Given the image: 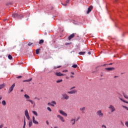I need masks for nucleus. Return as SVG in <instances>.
I'll return each instance as SVG.
<instances>
[{"instance_id": "nucleus-1", "label": "nucleus", "mask_w": 128, "mask_h": 128, "mask_svg": "<svg viewBox=\"0 0 128 128\" xmlns=\"http://www.w3.org/2000/svg\"><path fill=\"white\" fill-rule=\"evenodd\" d=\"M96 114L100 118H104V113L102 112V110H98L96 112Z\"/></svg>"}, {"instance_id": "nucleus-2", "label": "nucleus", "mask_w": 128, "mask_h": 128, "mask_svg": "<svg viewBox=\"0 0 128 128\" xmlns=\"http://www.w3.org/2000/svg\"><path fill=\"white\" fill-rule=\"evenodd\" d=\"M12 16L14 18H24V16H22V15H18V13H14L12 14Z\"/></svg>"}, {"instance_id": "nucleus-3", "label": "nucleus", "mask_w": 128, "mask_h": 128, "mask_svg": "<svg viewBox=\"0 0 128 128\" xmlns=\"http://www.w3.org/2000/svg\"><path fill=\"white\" fill-rule=\"evenodd\" d=\"M108 108H109L110 112H116V107H114V106L112 104L110 105Z\"/></svg>"}, {"instance_id": "nucleus-4", "label": "nucleus", "mask_w": 128, "mask_h": 128, "mask_svg": "<svg viewBox=\"0 0 128 128\" xmlns=\"http://www.w3.org/2000/svg\"><path fill=\"white\" fill-rule=\"evenodd\" d=\"M14 86H16V84H13L12 85L10 86V87L8 89V92L10 94L14 90Z\"/></svg>"}, {"instance_id": "nucleus-5", "label": "nucleus", "mask_w": 128, "mask_h": 128, "mask_svg": "<svg viewBox=\"0 0 128 128\" xmlns=\"http://www.w3.org/2000/svg\"><path fill=\"white\" fill-rule=\"evenodd\" d=\"M24 114L26 118H28V120H30V114H28V110H26L25 111H24Z\"/></svg>"}, {"instance_id": "nucleus-6", "label": "nucleus", "mask_w": 128, "mask_h": 128, "mask_svg": "<svg viewBox=\"0 0 128 128\" xmlns=\"http://www.w3.org/2000/svg\"><path fill=\"white\" fill-rule=\"evenodd\" d=\"M76 92H78L76 90H73L70 92H68V94H76Z\"/></svg>"}, {"instance_id": "nucleus-7", "label": "nucleus", "mask_w": 128, "mask_h": 128, "mask_svg": "<svg viewBox=\"0 0 128 128\" xmlns=\"http://www.w3.org/2000/svg\"><path fill=\"white\" fill-rule=\"evenodd\" d=\"M57 118H60V120H61V122H66V120H64V117L62 116L60 114L57 115Z\"/></svg>"}, {"instance_id": "nucleus-8", "label": "nucleus", "mask_w": 128, "mask_h": 128, "mask_svg": "<svg viewBox=\"0 0 128 128\" xmlns=\"http://www.w3.org/2000/svg\"><path fill=\"white\" fill-rule=\"evenodd\" d=\"M92 8H94V7L92 6H90L88 7V11L86 14H90V12H92Z\"/></svg>"}, {"instance_id": "nucleus-9", "label": "nucleus", "mask_w": 128, "mask_h": 128, "mask_svg": "<svg viewBox=\"0 0 128 128\" xmlns=\"http://www.w3.org/2000/svg\"><path fill=\"white\" fill-rule=\"evenodd\" d=\"M59 112L60 114H62V116H68V114L62 110H60Z\"/></svg>"}, {"instance_id": "nucleus-10", "label": "nucleus", "mask_w": 128, "mask_h": 128, "mask_svg": "<svg viewBox=\"0 0 128 128\" xmlns=\"http://www.w3.org/2000/svg\"><path fill=\"white\" fill-rule=\"evenodd\" d=\"M55 75L56 76H66V74H62L60 72H56Z\"/></svg>"}, {"instance_id": "nucleus-11", "label": "nucleus", "mask_w": 128, "mask_h": 128, "mask_svg": "<svg viewBox=\"0 0 128 128\" xmlns=\"http://www.w3.org/2000/svg\"><path fill=\"white\" fill-rule=\"evenodd\" d=\"M54 104H56V102L54 101H52L51 102L48 103V106H54Z\"/></svg>"}, {"instance_id": "nucleus-12", "label": "nucleus", "mask_w": 128, "mask_h": 128, "mask_svg": "<svg viewBox=\"0 0 128 128\" xmlns=\"http://www.w3.org/2000/svg\"><path fill=\"white\" fill-rule=\"evenodd\" d=\"M62 96L64 100H68L70 98V96L66 94H63Z\"/></svg>"}, {"instance_id": "nucleus-13", "label": "nucleus", "mask_w": 128, "mask_h": 128, "mask_svg": "<svg viewBox=\"0 0 128 128\" xmlns=\"http://www.w3.org/2000/svg\"><path fill=\"white\" fill-rule=\"evenodd\" d=\"M32 122L35 124H38V122L36 120V118H34V116H32Z\"/></svg>"}, {"instance_id": "nucleus-14", "label": "nucleus", "mask_w": 128, "mask_h": 128, "mask_svg": "<svg viewBox=\"0 0 128 128\" xmlns=\"http://www.w3.org/2000/svg\"><path fill=\"white\" fill-rule=\"evenodd\" d=\"M106 70H108V72H110L112 70H114V68H105Z\"/></svg>"}, {"instance_id": "nucleus-15", "label": "nucleus", "mask_w": 128, "mask_h": 128, "mask_svg": "<svg viewBox=\"0 0 128 128\" xmlns=\"http://www.w3.org/2000/svg\"><path fill=\"white\" fill-rule=\"evenodd\" d=\"M70 122H72L71 124L72 126H74V124H76V119L72 118L70 120Z\"/></svg>"}, {"instance_id": "nucleus-16", "label": "nucleus", "mask_w": 128, "mask_h": 128, "mask_svg": "<svg viewBox=\"0 0 128 128\" xmlns=\"http://www.w3.org/2000/svg\"><path fill=\"white\" fill-rule=\"evenodd\" d=\"M74 38V34H72L71 35H70L68 38L69 40H70Z\"/></svg>"}, {"instance_id": "nucleus-17", "label": "nucleus", "mask_w": 128, "mask_h": 128, "mask_svg": "<svg viewBox=\"0 0 128 128\" xmlns=\"http://www.w3.org/2000/svg\"><path fill=\"white\" fill-rule=\"evenodd\" d=\"M4 86H6V84L4 83L0 84V90H2V88H4Z\"/></svg>"}, {"instance_id": "nucleus-18", "label": "nucleus", "mask_w": 128, "mask_h": 128, "mask_svg": "<svg viewBox=\"0 0 128 128\" xmlns=\"http://www.w3.org/2000/svg\"><path fill=\"white\" fill-rule=\"evenodd\" d=\"M32 78H30V79H29V80H24L23 82H32Z\"/></svg>"}, {"instance_id": "nucleus-19", "label": "nucleus", "mask_w": 128, "mask_h": 128, "mask_svg": "<svg viewBox=\"0 0 128 128\" xmlns=\"http://www.w3.org/2000/svg\"><path fill=\"white\" fill-rule=\"evenodd\" d=\"M24 96L26 98V100H30V96H28V95L27 94H25L24 95Z\"/></svg>"}, {"instance_id": "nucleus-20", "label": "nucleus", "mask_w": 128, "mask_h": 128, "mask_svg": "<svg viewBox=\"0 0 128 128\" xmlns=\"http://www.w3.org/2000/svg\"><path fill=\"white\" fill-rule=\"evenodd\" d=\"M32 126V122L29 121V122H28V126H29V128H30V126Z\"/></svg>"}, {"instance_id": "nucleus-21", "label": "nucleus", "mask_w": 128, "mask_h": 128, "mask_svg": "<svg viewBox=\"0 0 128 128\" xmlns=\"http://www.w3.org/2000/svg\"><path fill=\"white\" fill-rule=\"evenodd\" d=\"M2 106H6V100H4L2 101Z\"/></svg>"}, {"instance_id": "nucleus-22", "label": "nucleus", "mask_w": 128, "mask_h": 128, "mask_svg": "<svg viewBox=\"0 0 128 128\" xmlns=\"http://www.w3.org/2000/svg\"><path fill=\"white\" fill-rule=\"evenodd\" d=\"M80 110L81 112H84V110H86V107H83L82 108H80Z\"/></svg>"}, {"instance_id": "nucleus-23", "label": "nucleus", "mask_w": 128, "mask_h": 128, "mask_svg": "<svg viewBox=\"0 0 128 128\" xmlns=\"http://www.w3.org/2000/svg\"><path fill=\"white\" fill-rule=\"evenodd\" d=\"M78 54L80 55H84L86 54V52H80Z\"/></svg>"}, {"instance_id": "nucleus-24", "label": "nucleus", "mask_w": 128, "mask_h": 128, "mask_svg": "<svg viewBox=\"0 0 128 128\" xmlns=\"http://www.w3.org/2000/svg\"><path fill=\"white\" fill-rule=\"evenodd\" d=\"M72 67L73 68H78V65L76 64H74L72 66Z\"/></svg>"}, {"instance_id": "nucleus-25", "label": "nucleus", "mask_w": 128, "mask_h": 128, "mask_svg": "<svg viewBox=\"0 0 128 128\" xmlns=\"http://www.w3.org/2000/svg\"><path fill=\"white\" fill-rule=\"evenodd\" d=\"M27 102H30L32 104H34V101L30 100H26Z\"/></svg>"}, {"instance_id": "nucleus-26", "label": "nucleus", "mask_w": 128, "mask_h": 128, "mask_svg": "<svg viewBox=\"0 0 128 128\" xmlns=\"http://www.w3.org/2000/svg\"><path fill=\"white\" fill-rule=\"evenodd\" d=\"M36 54H40V49H37L36 51Z\"/></svg>"}, {"instance_id": "nucleus-27", "label": "nucleus", "mask_w": 128, "mask_h": 128, "mask_svg": "<svg viewBox=\"0 0 128 128\" xmlns=\"http://www.w3.org/2000/svg\"><path fill=\"white\" fill-rule=\"evenodd\" d=\"M32 114L38 116V112L36 111H32Z\"/></svg>"}, {"instance_id": "nucleus-28", "label": "nucleus", "mask_w": 128, "mask_h": 128, "mask_svg": "<svg viewBox=\"0 0 128 128\" xmlns=\"http://www.w3.org/2000/svg\"><path fill=\"white\" fill-rule=\"evenodd\" d=\"M44 40H40V42H39V44H44Z\"/></svg>"}, {"instance_id": "nucleus-29", "label": "nucleus", "mask_w": 128, "mask_h": 128, "mask_svg": "<svg viewBox=\"0 0 128 128\" xmlns=\"http://www.w3.org/2000/svg\"><path fill=\"white\" fill-rule=\"evenodd\" d=\"M8 58L9 60H12V55L9 54V55L8 56Z\"/></svg>"}, {"instance_id": "nucleus-30", "label": "nucleus", "mask_w": 128, "mask_h": 128, "mask_svg": "<svg viewBox=\"0 0 128 128\" xmlns=\"http://www.w3.org/2000/svg\"><path fill=\"white\" fill-rule=\"evenodd\" d=\"M120 100H122V102H125L126 104H128V102H126V100H122V98H120Z\"/></svg>"}, {"instance_id": "nucleus-31", "label": "nucleus", "mask_w": 128, "mask_h": 128, "mask_svg": "<svg viewBox=\"0 0 128 128\" xmlns=\"http://www.w3.org/2000/svg\"><path fill=\"white\" fill-rule=\"evenodd\" d=\"M62 68V66H54V70H56V68Z\"/></svg>"}, {"instance_id": "nucleus-32", "label": "nucleus", "mask_w": 128, "mask_h": 128, "mask_svg": "<svg viewBox=\"0 0 128 128\" xmlns=\"http://www.w3.org/2000/svg\"><path fill=\"white\" fill-rule=\"evenodd\" d=\"M62 82V80H57V81H56V82H57L58 84V83H60V82Z\"/></svg>"}, {"instance_id": "nucleus-33", "label": "nucleus", "mask_w": 128, "mask_h": 128, "mask_svg": "<svg viewBox=\"0 0 128 128\" xmlns=\"http://www.w3.org/2000/svg\"><path fill=\"white\" fill-rule=\"evenodd\" d=\"M124 98H126V100H128V96L127 95L124 94Z\"/></svg>"}, {"instance_id": "nucleus-34", "label": "nucleus", "mask_w": 128, "mask_h": 128, "mask_svg": "<svg viewBox=\"0 0 128 128\" xmlns=\"http://www.w3.org/2000/svg\"><path fill=\"white\" fill-rule=\"evenodd\" d=\"M47 110H49V112H52V109L50 107H48Z\"/></svg>"}, {"instance_id": "nucleus-35", "label": "nucleus", "mask_w": 128, "mask_h": 128, "mask_svg": "<svg viewBox=\"0 0 128 128\" xmlns=\"http://www.w3.org/2000/svg\"><path fill=\"white\" fill-rule=\"evenodd\" d=\"M74 88H76V86H73L70 88V90H72Z\"/></svg>"}, {"instance_id": "nucleus-36", "label": "nucleus", "mask_w": 128, "mask_h": 128, "mask_svg": "<svg viewBox=\"0 0 128 128\" xmlns=\"http://www.w3.org/2000/svg\"><path fill=\"white\" fill-rule=\"evenodd\" d=\"M23 128H26V120H24V125Z\"/></svg>"}, {"instance_id": "nucleus-37", "label": "nucleus", "mask_w": 128, "mask_h": 128, "mask_svg": "<svg viewBox=\"0 0 128 128\" xmlns=\"http://www.w3.org/2000/svg\"><path fill=\"white\" fill-rule=\"evenodd\" d=\"M62 6H68V3H66L65 4L62 3Z\"/></svg>"}, {"instance_id": "nucleus-38", "label": "nucleus", "mask_w": 128, "mask_h": 128, "mask_svg": "<svg viewBox=\"0 0 128 128\" xmlns=\"http://www.w3.org/2000/svg\"><path fill=\"white\" fill-rule=\"evenodd\" d=\"M32 43L30 42L28 44V46H32Z\"/></svg>"}, {"instance_id": "nucleus-39", "label": "nucleus", "mask_w": 128, "mask_h": 128, "mask_svg": "<svg viewBox=\"0 0 128 128\" xmlns=\"http://www.w3.org/2000/svg\"><path fill=\"white\" fill-rule=\"evenodd\" d=\"M102 128H106V126L105 125H102Z\"/></svg>"}, {"instance_id": "nucleus-40", "label": "nucleus", "mask_w": 128, "mask_h": 128, "mask_svg": "<svg viewBox=\"0 0 128 128\" xmlns=\"http://www.w3.org/2000/svg\"><path fill=\"white\" fill-rule=\"evenodd\" d=\"M123 108H126V110H128V107H126V106H123Z\"/></svg>"}, {"instance_id": "nucleus-41", "label": "nucleus", "mask_w": 128, "mask_h": 128, "mask_svg": "<svg viewBox=\"0 0 128 128\" xmlns=\"http://www.w3.org/2000/svg\"><path fill=\"white\" fill-rule=\"evenodd\" d=\"M4 127V124H1L0 125V128H2Z\"/></svg>"}, {"instance_id": "nucleus-42", "label": "nucleus", "mask_w": 128, "mask_h": 128, "mask_svg": "<svg viewBox=\"0 0 128 128\" xmlns=\"http://www.w3.org/2000/svg\"><path fill=\"white\" fill-rule=\"evenodd\" d=\"M46 124H48H48H50V122H48V120L46 121Z\"/></svg>"}, {"instance_id": "nucleus-43", "label": "nucleus", "mask_w": 128, "mask_h": 128, "mask_svg": "<svg viewBox=\"0 0 128 128\" xmlns=\"http://www.w3.org/2000/svg\"><path fill=\"white\" fill-rule=\"evenodd\" d=\"M68 70H64L62 71V72H68Z\"/></svg>"}, {"instance_id": "nucleus-44", "label": "nucleus", "mask_w": 128, "mask_h": 128, "mask_svg": "<svg viewBox=\"0 0 128 128\" xmlns=\"http://www.w3.org/2000/svg\"><path fill=\"white\" fill-rule=\"evenodd\" d=\"M70 2V0H66V4H68Z\"/></svg>"}, {"instance_id": "nucleus-45", "label": "nucleus", "mask_w": 128, "mask_h": 128, "mask_svg": "<svg viewBox=\"0 0 128 128\" xmlns=\"http://www.w3.org/2000/svg\"><path fill=\"white\" fill-rule=\"evenodd\" d=\"M22 76H18L17 77V78H22Z\"/></svg>"}, {"instance_id": "nucleus-46", "label": "nucleus", "mask_w": 128, "mask_h": 128, "mask_svg": "<svg viewBox=\"0 0 128 128\" xmlns=\"http://www.w3.org/2000/svg\"><path fill=\"white\" fill-rule=\"evenodd\" d=\"M34 99H35V100H40V98H36H36H34Z\"/></svg>"}, {"instance_id": "nucleus-47", "label": "nucleus", "mask_w": 128, "mask_h": 128, "mask_svg": "<svg viewBox=\"0 0 128 128\" xmlns=\"http://www.w3.org/2000/svg\"><path fill=\"white\" fill-rule=\"evenodd\" d=\"M92 52H88V54H90Z\"/></svg>"}, {"instance_id": "nucleus-48", "label": "nucleus", "mask_w": 128, "mask_h": 128, "mask_svg": "<svg viewBox=\"0 0 128 128\" xmlns=\"http://www.w3.org/2000/svg\"><path fill=\"white\" fill-rule=\"evenodd\" d=\"M66 46L68 44H70V43H66Z\"/></svg>"}, {"instance_id": "nucleus-49", "label": "nucleus", "mask_w": 128, "mask_h": 128, "mask_svg": "<svg viewBox=\"0 0 128 128\" xmlns=\"http://www.w3.org/2000/svg\"><path fill=\"white\" fill-rule=\"evenodd\" d=\"M71 74H74V72H71Z\"/></svg>"}, {"instance_id": "nucleus-50", "label": "nucleus", "mask_w": 128, "mask_h": 128, "mask_svg": "<svg viewBox=\"0 0 128 128\" xmlns=\"http://www.w3.org/2000/svg\"><path fill=\"white\" fill-rule=\"evenodd\" d=\"M2 98V96H0V100Z\"/></svg>"}, {"instance_id": "nucleus-51", "label": "nucleus", "mask_w": 128, "mask_h": 128, "mask_svg": "<svg viewBox=\"0 0 128 128\" xmlns=\"http://www.w3.org/2000/svg\"><path fill=\"white\" fill-rule=\"evenodd\" d=\"M116 2H118V0H115Z\"/></svg>"}, {"instance_id": "nucleus-52", "label": "nucleus", "mask_w": 128, "mask_h": 128, "mask_svg": "<svg viewBox=\"0 0 128 128\" xmlns=\"http://www.w3.org/2000/svg\"><path fill=\"white\" fill-rule=\"evenodd\" d=\"M70 76L71 78H74V76Z\"/></svg>"}, {"instance_id": "nucleus-53", "label": "nucleus", "mask_w": 128, "mask_h": 128, "mask_svg": "<svg viewBox=\"0 0 128 128\" xmlns=\"http://www.w3.org/2000/svg\"><path fill=\"white\" fill-rule=\"evenodd\" d=\"M78 120H80V118H78L76 120V122H78Z\"/></svg>"}, {"instance_id": "nucleus-54", "label": "nucleus", "mask_w": 128, "mask_h": 128, "mask_svg": "<svg viewBox=\"0 0 128 128\" xmlns=\"http://www.w3.org/2000/svg\"><path fill=\"white\" fill-rule=\"evenodd\" d=\"M112 63L110 64L109 66H112Z\"/></svg>"}, {"instance_id": "nucleus-55", "label": "nucleus", "mask_w": 128, "mask_h": 128, "mask_svg": "<svg viewBox=\"0 0 128 128\" xmlns=\"http://www.w3.org/2000/svg\"><path fill=\"white\" fill-rule=\"evenodd\" d=\"M118 77V76H114V78H117Z\"/></svg>"}, {"instance_id": "nucleus-56", "label": "nucleus", "mask_w": 128, "mask_h": 128, "mask_svg": "<svg viewBox=\"0 0 128 128\" xmlns=\"http://www.w3.org/2000/svg\"><path fill=\"white\" fill-rule=\"evenodd\" d=\"M20 92H24V90H20Z\"/></svg>"}, {"instance_id": "nucleus-57", "label": "nucleus", "mask_w": 128, "mask_h": 128, "mask_svg": "<svg viewBox=\"0 0 128 128\" xmlns=\"http://www.w3.org/2000/svg\"><path fill=\"white\" fill-rule=\"evenodd\" d=\"M54 128H58V127H56V126H55Z\"/></svg>"}, {"instance_id": "nucleus-58", "label": "nucleus", "mask_w": 128, "mask_h": 128, "mask_svg": "<svg viewBox=\"0 0 128 128\" xmlns=\"http://www.w3.org/2000/svg\"><path fill=\"white\" fill-rule=\"evenodd\" d=\"M66 78H68V77H66Z\"/></svg>"}, {"instance_id": "nucleus-59", "label": "nucleus", "mask_w": 128, "mask_h": 128, "mask_svg": "<svg viewBox=\"0 0 128 128\" xmlns=\"http://www.w3.org/2000/svg\"><path fill=\"white\" fill-rule=\"evenodd\" d=\"M0 104H1L0 102Z\"/></svg>"}]
</instances>
